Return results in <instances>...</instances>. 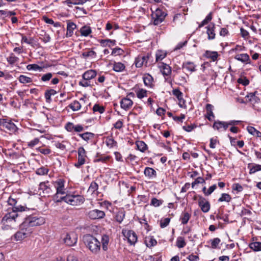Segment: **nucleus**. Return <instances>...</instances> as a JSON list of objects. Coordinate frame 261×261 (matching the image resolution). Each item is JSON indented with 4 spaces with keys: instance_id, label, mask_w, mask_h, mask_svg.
<instances>
[{
    "instance_id": "26",
    "label": "nucleus",
    "mask_w": 261,
    "mask_h": 261,
    "mask_svg": "<svg viewBox=\"0 0 261 261\" xmlns=\"http://www.w3.org/2000/svg\"><path fill=\"white\" fill-rule=\"evenodd\" d=\"M99 42L100 43V45L102 47L108 46V47H111V46L116 45V41L115 40H111L109 39H101L99 40Z\"/></svg>"
},
{
    "instance_id": "53",
    "label": "nucleus",
    "mask_w": 261,
    "mask_h": 261,
    "mask_svg": "<svg viewBox=\"0 0 261 261\" xmlns=\"http://www.w3.org/2000/svg\"><path fill=\"white\" fill-rule=\"evenodd\" d=\"M166 56V53L163 52L162 50H158L155 55L156 57V61L158 62L159 61L162 60L164 59Z\"/></svg>"
},
{
    "instance_id": "1",
    "label": "nucleus",
    "mask_w": 261,
    "mask_h": 261,
    "mask_svg": "<svg viewBox=\"0 0 261 261\" xmlns=\"http://www.w3.org/2000/svg\"><path fill=\"white\" fill-rule=\"evenodd\" d=\"M45 219L43 217L38 215H29L24 219L20 225V230L14 235L15 241H21L31 235L33 232V227L44 224Z\"/></svg>"
},
{
    "instance_id": "61",
    "label": "nucleus",
    "mask_w": 261,
    "mask_h": 261,
    "mask_svg": "<svg viewBox=\"0 0 261 261\" xmlns=\"http://www.w3.org/2000/svg\"><path fill=\"white\" fill-rule=\"evenodd\" d=\"M94 136V134L90 132L84 133V135L83 139L86 142H88L91 139H92Z\"/></svg>"
},
{
    "instance_id": "54",
    "label": "nucleus",
    "mask_w": 261,
    "mask_h": 261,
    "mask_svg": "<svg viewBox=\"0 0 261 261\" xmlns=\"http://www.w3.org/2000/svg\"><path fill=\"white\" fill-rule=\"evenodd\" d=\"M186 245L184 238L181 237H178L176 241V246L179 248H183Z\"/></svg>"
},
{
    "instance_id": "48",
    "label": "nucleus",
    "mask_w": 261,
    "mask_h": 261,
    "mask_svg": "<svg viewBox=\"0 0 261 261\" xmlns=\"http://www.w3.org/2000/svg\"><path fill=\"white\" fill-rule=\"evenodd\" d=\"M137 96L139 99H142L147 96V91L144 89H139L136 92Z\"/></svg>"
},
{
    "instance_id": "18",
    "label": "nucleus",
    "mask_w": 261,
    "mask_h": 261,
    "mask_svg": "<svg viewBox=\"0 0 261 261\" xmlns=\"http://www.w3.org/2000/svg\"><path fill=\"white\" fill-rule=\"evenodd\" d=\"M144 174L145 176L149 179H153L156 177L157 173L156 171L152 168L147 167H145Z\"/></svg>"
},
{
    "instance_id": "56",
    "label": "nucleus",
    "mask_w": 261,
    "mask_h": 261,
    "mask_svg": "<svg viewBox=\"0 0 261 261\" xmlns=\"http://www.w3.org/2000/svg\"><path fill=\"white\" fill-rule=\"evenodd\" d=\"M124 53V50L120 47H117L113 49L112 55L121 56Z\"/></svg>"
},
{
    "instance_id": "55",
    "label": "nucleus",
    "mask_w": 261,
    "mask_h": 261,
    "mask_svg": "<svg viewBox=\"0 0 261 261\" xmlns=\"http://www.w3.org/2000/svg\"><path fill=\"white\" fill-rule=\"evenodd\" d=\"M48 171L49 170L47 168L41 167L36 170V173L39 175H44L47 174Z\"/></svg>"
},
{
    "instance_id": "16",
    "label": "nucleus",
    "mask_w": 261,
    "mask_h": 261,
    "mask_svg": "<svg viewBox=\"0 0 261 261\" xmlns=\"http://www.w3.org/2000/svg\"><path fill=\"white\" fill-rule=\"evenodd\" d=\"M120 103L121 108L125 111L129 110L134 103L129 97L122 98Z\"/></svg>"
},
{
    "instance_id": "51",
    "label": "nucleus",
    "mask_w": 261,
    "mask_h": 261,
    "mask_svg": "<svg viewBox=\"0 0 261 261\" xmlns=\"http://www.w3.org/2000/svg\"><path fill=\"white\" fill-rule=\"evenodd\" d=\"M92 110L94 113L98 112L100 114L103 113L105 111V108L103 106H100L98 104H95Z\"/></svg>"
},
{
    "instance_id": "4",
    "label": "nucleus",
    "mask_w": 261,
    "mask_h": 261,
    "mask_svg": "<svg viewBox=\"0 0 261 261\" xmlns=\"http://www.w3.org/2000/svg\"><path fill=\"white\" fill-rule=\"evenodd\" d=\"M8 204L12 206L11 212H14L15 214H19L20 213L28 211L29 210L26 205H22L21 203L20 198L15 197L13 196H10L8 200Z\"/></svg>"
},
{
    "instance_id": "31",
    "label": "nucleus",
    "mask_w": 261,
    "mask_h": 261,
    "mask_svg": "<svg viewBox=\"0 0 261 261\" xmlns=\"http://www.w3.org/2000/svg\"><path fill=\"white\" fill-rule=\"evenodd\" d=\"M125 66L121 62H114L113 64V69L117 72H120L125 70Z\"/></svg>"
},
{
    "instance_id": "30",
    "label": "nucleus",
    "mask_w": 261,
    "mask_h": 261,
    "mask_svg": "<svg viewBox=\"0 0 261 261\" xmlns=\"http://www.w3.org/2000/svg\"><path fill=\"white\" fill-rule=\"evenodd\" d=\"M57 93V91L54 89H50L46 90L44 93V97L46 100V102L50 103L51 101V96L55 95Z\"/></svg>"
},
{
    "instance_id": "28",
    "label": "nucleus",
    "mask_w": 261,
    "mask_h": 261,
    "mask_svg": "<svg viewBox=\"0 0 261 261\" xmlns=\"http://www.w3.org/2000/svg\"><path fill=\"white\" fill-rule=\"evenodd\" d=\"M89 0H66L62 2L64 4L67 5L69 7H71L72 5H83Z\"/></svg>"
},
{
    "instance_id": "62",
    "label": "nucleus",
    "mask_w": 261,
    "mask_h": 261,
    "mask_svg": "<svg viewBox=\"0 0 261 261\" xmlns=\"http://www.w3.org/2000/svg\"><path fill=\"white\" fill-rule=\"evenodd\" d=\"M232 189L233 190H235L238 192H240L243 191V187L238 183L233 184L232 186Z\"/></svg>"
},
{
    "instance_id": "15",
    "label": "nucleus",
    "mask_w": 261,
    "mask_h": 261,
    "mask_svg": "<svg viewBox=\"0 0 261 261\" xmlns=\"http://www.w3.org/2000/svg\"><path fill=\"white\" fill-rule=\"evenodd\" d=\"M234 58L244 64L252 65L249 56L247 54H240L236 55Z\"/></svg>"
},
{
    "instance_id": "37",
    "label": "nucleus",
    "mask_w": 261,
    "mask_h": 261,
    "mask_svg": "<svg viewBox=\"0 0 261 261\" xmlns=\"http://www.w3.org/2000/svg\"><path fill=\"white\" fill-rule=\"evenodd\" d=\"M248 168L249 169V174H252L261 170V165L249 164Z\"/></svg>"
},
{
    "instance_id": "50",
    "label": "nucleus",
    "mask_w": 261,
    "mask_h": 261,
    "mask_svg": "<svg viewBox=\"0 0 261 261\" xmlns=\"http://www.w3.org/2000/svg\"><path fill=\"white\" fill-rule=\"evenodd\" d=\"M53 75V73L50 72H47L41 76L40 80L43 82H47L51 79Z\"/></svg>"
},
{
    "instance_id": "43",
    "label": "nucleus",
    "mask_w": 261,
    "mask_h": 261,
    "mask_svg": "<svg viewBox=\"0 0 261 261\" xmlns=\"http://www.w3.org/2000/svg\"><path fill=\"white\" fill-rule=\"evenodd\" d=\"M68 107L73 111H76L81 109V105L77 100H74L68 106Z\"/></svg>"
},
{
    "instance_id": "38",
    "label": "nucleus",
    "mask_w": 261,
    "mask_h": 261,
    "mask_svg": "<svg viewBox=\"0 0 261 261\" xmlns=\"http://www.w3.org/2000/svg\"><path fill=\"white\" fill-rule=\"evenodd\" d=\"M96 158L93 160L94 163L102 162L103 163H106L111 158L109 155L103 156L101 155H100L98 153H97Z\"/></svg>"
},
{
    "instance_id": "11",
    "label": "nucleus",
    "mask_w": 261,
    "mask_h": 261,
    "mask_svg": "<svg viewBox=\"0 0 261 261\" xmlns=\"http://www.w3.org/2000/svg\"><path fill=\"white\" fill-rule=\"evenodd\" d=\"M0 126L12 133L15 132L17 129L16 125L11 120L6 118L0 119Z\"/></svg>"
},
{
    "instance_id": "60",
    "label": "nucleus",
    "mask_w": 261,
    "mask_h": 261,
    "mask_svg": "<svg viewBox=\"0 0 261 261\" xmlns=\"http://www.w3.org/2000/svg\"><path fill=\"white\" fill-rule=\"evenodd\" d=\"M171 219L170 218H166L162 219L160 221V227L162 228L167 227Z\"/></svg>"
},
{
    "instance_id": "22",
    "label": "nucleus",
    "mask_w": 261,
    "mask_h": 261,
    "mask_svg": "<svg viewBox=\"0 0 261 261\" xmlns=\"http://www.w3.org/2000/svg\"><path fill=\"white\" fill-rule=\"evenodd\" d=\"M213 127L217 130H220L221 128H223L226 130L228 128L227 122L216 121L213 124Z\"/></svg>"
},
{
    "instance_id": "10",
    "label": "nucleus",
    "mask_w": 261,
    "mask_h": 261,
    "mask_svg": "<svg viewBox=\"0 0 261 261\" xmlns=\"http://www.w3.org/2000/svg\"><path fill=\"white\" fill-rule=\"evenodd\" d=\"M123 235L127 239L130 245H134L137 241L138 237L136 232L133 230H122Z\"/></svg>"
},
{
    "instance_id": "6",
    "label": "nucleus",
    "mask_w": 261,
    "mask_h": 261,
    "mask_svg": "<svg viewBox=\"0 0 261 261\" xmlns=\"http://www.w3.org/2000/svg\"><path fill=\"white\" fill-rule=\"evenodd\" d=\"M167 15V13L160 8L152 11L151 16L153 24L155 25L161 24L165 20Z\"/></svg>"
},
{
    "instance_id": "58",
    "label": "nucleus",
    "mask_w": 261,
    "mask_h": 261,
    "mask_svg": "<svg viewBox=\"0 0 261 261\" xmlns=\"http://www.w3.org/2000/svg\"><path fill=\"white\" fill-rule=\"evenodd\" d=\"M36 150L41 153L42 154H43L44 155H47L51 153V150L48 148H43L41 147H39L36 149Z\"/></svg>"
},
{
    "instance_id": "46",
    "label": "nucleus",
    "mask_w": 261,
    "mask_h": 261,
    "mask_svg": "<svg viewBox=\"0 0 261 261\" xmlns=\"http://www.w3.org/2000/svg\"><path fill=\"white\" fill-rule=\"evenodd\" d=\"M106 144L109 148H113L117 144V142L112 137H108L106 138Z\"/></svg>"
},
{
    "instance_id": "3",
    "label": "nucleus",
    "mask_w": 261,
    "mask_h": 261,
    "mask_svg": "<svg viewBox=\"0 0 261 261\" xmlns=\"http://www.w3.org/2000/svg\"><path fill=\"white\" fill-rule=\"evenodd\" d=\"M19 217V214H15L14 212H8L2 219V228L3 230H8L12 228Z\"/></svg>"
},
{
    "instance_id": "49",
    "label": "nucleus",
    "mask_w": 261,
    "mask_h": 261,
    "mask_svg": "<svg viewBox=\"0 0 261 261\" xmlns=\"http://www.w3.org/2000/svg\"><path fill=\"white\" fill-rule=\"evenodd\" d=\"M231 197L229 194H226V193H223V194H222L221 197H220L218 199V202L226 201L227 202H229L231 201Z\"/></svg>"
},
{
    "instance_id": "41",
    "label": "nucleus",
    "mask_w": 261,
    "mask_h": 261,
    "mask_svg": "<svg viewBox=\"0 0 261 261\" xmlns=\"http://www.w3.org/2000/svg\"><path fill=\"white\" fill-rule=\"evenodd\" d=\"M125 215V211L123 210L118 211L115 215L116 221L119 223H121L123 221Z\"/></svg>"
},
{
    "instance_id": "36",
    "label": "nucleus",
    "mask_w": 261,
    "mask_h": 261,
    "mask_svg": "<svg viewBox=\"0 0 261 261\" xmlns=\"http://www.w3.org/2000/svg\"><path fill=\"white\" fill-rule=\"evenodd\" d=\"M135 143L137 149L142 152H144L148 148L147 145L143 141H137Z\"/></svg>"
},
{
    "instance_id": "33",
    "label": "nucleus",
    "mask_w": 261,
    "mask_h": 261,
    "mask_svg": "<svg viewBox=\"0 0 261 261\" xmlns=\"http://www.w3.org/2000/svg\"><path fill=\"white\" fill-rule=\"evenodd\" d=\"M182 68H185L190 72H194L195 71L196 66L192 62H186L182 63Z\"/></svg>"
},
{
    "instance_id": "52",
    "label": "nucleus",
    "mask_w": 261,
    "mask_h": 261,
    "mask_svg": "<svg viewBox=\"0 0 261 261\" xmlns=\"http://www.w3.org/2000/svg\"><path fill=\"white\" fill-rule=\"evenodd\" d=\"M163 200H159L156 198H152L151 200L150 205L154 207H158L162 204Z\"/></svg>"
},
{
    "instance_id": "24",
    "label": "nucleus",
    "mask_w": 261,
    "mask_h": 261,
    "mask_svg": "<svg viewBox=\"0 0 261 261\" xmlns=\"http://www.w3.org/2000/svg\"><path fill=\"white\" fill-rule=\"evenodd\" d=\"M97 73L95 70H88L85 72L82 75L83 79L90 80L96 76Z\"/></svg>"
},
{
    "instance_id": "12",
    "label": "nucleus",
    "mask_w": 261,
    "mask_h": 261,
    "mask_svg": "<svg viewBox=\"0 0 261 261\" xmlns=\"http://www.w3.org/2000/svg\"><path fill=\"white\" fill-rule=\"evenodd\" d=\"M105 216L106 214L103 211L97 209L91 210L88 213V217L92 220L102 219Z\"/></svg>"
},
{
    "instance_id": "57",
    "label": "nucleus",
    "mask_w": 261,
    "mask_h": 261,
    "mask_svg": "<svg viewBox=\"0 0 261 261\" xmlns=\"http://www.w3.org/2000/svg\"><path fill=\"white\" fill-rule=\"evenodd\" d=\"M210 241L211 242V247L214 249H216L217 248L218 245L220 243L221 240L219 238H216L214 239L211 240Z\"/></svg>"
},
{
    "instance_id": "47",
    "label": "nucleus",
    "mask_w": 261,
    "mask_h": 261,
    "mask_svg": "<svg viewBox=\"0 0 261 261\" xmlns=\"http://www.w3.org/2000/svg\"><path fill=\"white\" fill-rule=\"evenodd\" d=\"M18 80L22 84L30 83L33 82L31 77H28L24 75H20L18 77Z\"/></svg>"
},
{
    "instance_id": "39",
    "label": "nucleus",
    "mask_w": 261,
    "mask_h": 261,
    "mask_svg": "<svg viewBox=\"0 0 261 261\" xmlns=\"http://www.w3.org/2000/svg\"><path fill=\"white\" fill-rule=\"evenodd\" d=\"M48 66H43L42 67L39 66L38 65L36 64H29L27 66V69L28 70H34L37 71L38 70L39 71H41L43 70L44 68H46Z\"/></svg>"
},
{
    "instance_id": "63",
    "label": "nucleus",
    "mask_w": 261,
    "mask_h": 261,
    "mask_svg": "<svg viewBox=\"0 0 261 261\" xmlns=\"http://www.w3.org/2000/svg\"><path fill=\"white\" fill-rule=\"evenodd\" d=\"M22 36L21 43L25 42L28 44L32 45L33 43V41L34 40L33 38H31L30 40H28L27 37L23 35V34H20Z\"/></svg>"
},
{
    "instance_id": "13",
    "label": "nucleus",
    "mask_w": 261,
    "mask_h": 261,
    "mask_svg": "<svg viewBox=\"0 0 261 261\" xmlns=\"http://www.w3.org/2000/svg\"><path fill=\"white\" fill-rule=\"evenodd\" d=\"M198 205L203 213H207L210 211L211 205L210 202L202 196L199 195Z\"/></svg>"
},
{
    "instance_id": "14",
    "label": "nucleus",
    "mask_w": 261,
    "mask_h": 261,
    "mask_svg": "<svg viewBox=\"0 0 261 261\" xmlns=\"http://www.w3.org/2000/svg\"><path fill=\"white\" fill-rule=\"evenodd\" d=\"M64 184L65 180L62 178H59L54 182V185L57 194H64L65 193Z\"/></svg>"
},
{
    "instance_id": "20",
    "label": "nucleus",
    "mask_w": 261,
    "mask_h": 261,
    "mask_svg": "<svg viewBox=\"0 0 261 261\" xmlns=\"http://www.w3.org/2000/svg\"><path fill=\"white\" fill-rule=\"evenodd\" d=\"M206 33L207 34V38L208 40H213L215 38V25L214 23H211L206 27Z\"/></svg>"
},
{
    "instance_id": "7",
    "label": "nucleus",
    "mask_w": 261,
    "mask_h": 261,
    "mask_svg": "<svg viewBox=\"0 0 261 261\" xmlns=\"http://www.w3.org/2000/svg\"><path fill=\"white\" fill-rule=\"evenodd\" d=\"M38 192L40 195H42L44 197H49L54 192L49 185L48 181L40 183Z\"/></svg>"
},
{
    "instance_id": "44",
    "label": "nucleus",
    "mask_w": 261,
    "mask_h": 261,
    "mask_svg": "<svg viewBox=\"0 0 261 261\" xmlns=\"http://www.w3.org/2000/svg\"><path fill=\"white\" fill-rule=\"evenodd\" d=\"M172 93L176 97L180 102H181V101L184 102L185 100L182 98L183 94L178 89H173L172 90Z\"/></svg>"
},
{
    "instance_id": "42",
    "label": "nucleus",
    "mask_w": 261,
    "mask_h": 261,
    "mask_svg": "<svg viewBox=\"0 0 261 261\" xmlns=\"http://www.w3.org/2000/svg\"><path fill=\"white\" fill-rule=\"evenodd\" d=\"M249 247L254 251H261V242H252L249 244Z\"/></svg>"
},
{
    "instance_id": "27",
    "label": "nucleus",
    "mask_w": 261,
    "mask_h": 261,
    "mask_svg": "<svg viewBox=\"0 0 261 261\" xmlns=\"http://www.w3.org/2000/svg\"><path fill=\"white\" fill-rule=\"evenodd\" d=\"M81 35L84 37H87L92 33V30L90 27L85 25L80 30Z\"/></svg>"
},
{
    "instance_id": "19",
    "label": "nucleus",
    "mask_w": 261,
    "mask_h": 261,
    "mask_svg": "<svg viewBox=\"0 0 261 261\" xmlns=\"http://www.w3.org/2000/svg\"><path fill=\"white\" fill-rule=\"evenodd\" d=\"M76 28V25L73 22L68 20L67 23V32L66 36L70 37L73 34V31Z\"/></svg>"
},
{
    "instance_id": "2",
    "label": "nucleus",
    "mask_w": 261,
    "mask_h": 261,
    "mask_svg": "<svg viewBox=\"0 0 261 261\" xmlns=\"http://www.w3.org/2000/svg\"><path fill=\"white\" fill-rule=\"evenodd\" d=\"M83 240L85 246L94 254H98L100 250V242L93 236L86 234L83 236Z\"/></svg>"
},
{
    "instance_id": "21",
    "label": "nucleus",
    "mask_w": 261,
    "mask_h": 261,
    "mask_svg": "<svg viewBox=\"0 0 261 261\" xmlns=\"http://www.w3.org/2000/svg\"><path fill=\"white\" fill-rule=\"evenodd\" d=\"M159 67L164 76H168L171 74V67L167 64L162 62Z\"/></svg>"
},
{
    "instance_id": "34",
    "label": "nucleus",
    "mask_w": 261,
    "mask_h": 261,
    "mask_svg": "<svg viewBox=\"0 0 261 261\" xmlns=\"http://www.w3.org/2000/svg\"><path fill=\"white\" fill-rule=\"evenodd\" d=\"M102 248L104 251H107L108 249V245L109 243V237L107 234L102 235L101 239Z\"/></svg>"
},
{
    "instance_id": "9",
    "label": "nucleus",
    "mask_w": 261,
    "mask_h": 261,
    "mask_svg": "<svg viewBox=\"0 0 261 261\" xmlns=\"http://www.w3.org/2000/svg\"><path fill=\"white\" fill-rule=\"evenodd\" d=\"M63 240L66 245L69 247L74 246L77 241V234L73 231L67 233Z\"/></svg>"
},
{
    "instance_id": "23",
    "label": "nucleus",
    "mask_w": 261,
    "mask_h": 261,
    "mask_svg": "<svg viewBox=\"0 0 261 261\" xmlns=\"http://www.w3.org/2000/svg\"><path fill=\"white\" fill-rule=\"evenodd\" d=\"M143 80L144 85L150 88H152L153 86V78L149 73H146L143 77Z\"/></svg>"
},
{
    "instance_id": "8",
    "label": "nucleus",
    "mask_w": 261,
    "mask_h": 261,
    "mask_svg": "<svg viewBox=\"0 0 261 261\" xmlns=\"http://www.w3.org/2000/svg\"><path fill=\"white\" fill-rule=\"evenodd\" d=\"M77 162L74 163V166L77 168H80L86 163V158L87 157L86 151L83 147H80L77 150Z\"/></svg>"
},
{
    "instance_id": "25",
    "label": "nucleus",
    "mask_w": 261,
    "mask_h": 261,
    "mask_svg": "<svg viewBox=\"0 0 261 261\" xmlns=\"http://www.w3.org/2000/svg\"><path fill=\"white\" fill-rule=\"evenodd\" d=\"M204 56L207 59H211L213 61L215 62L217 60L218 54L217 51L206 50L204 54Z\"/></svg>"
},
{
    "instance_id": "64",
    "label": "nucleus",
    "mask_w": 261,
    "mask_h": 261,
    "mask_svg": "<svg viewBox=\"0 0 261 261\" xmlns=\"http://www.w3.org/2000/svg\"><path fill=\"white\" fill-rule=\"evenodd\" d=\"M197 127V125L195 124H192V125H189L187 126H183L182 129L187 132H190L193 129H194L195 128Z\"/></svg>"
},
{
    "instance_id": "5",
    "label": "nucleus",
    "mask_w": 261,
    "mask_h": 261,
    "mask_svg": "<svg viewBox=\"0 0 261 261\" xmlns=\"http://www.w3.org/2000/svg\"><path fill=\"white\" fill-rule=\"evenodd\" d=\"M63 198L64 201L74 206L80 205L85 200L84 197L81 195L66 194Z\"/></svg>"
},
{
    "instance_id": "45",
    "label": "nucleus",
    "mask_w": 261,
    "mask_h": 261,
    "mask_svg": "<svg viewBox=\"0 0 261 261\" xmlns=\"http://www.w3.org/2000/svg\"><path fill=\"white\" fill-rule=\"evenodd\" d=\"M98 185L97 182L93 181L91 182L90 186L88 188V192L91 193L92 194H94L98 189Z\"/></svg>"
},
{
    "instance_id": "32",
    "label": "nucleus",
    "mask_w": 261,
    "mask_h": 261,
    "mask_svg": "<svg viewBox=\"0 0 261 261\" xmlns=\"http://www.w3.org/2000/svg\"><path fill=\"white\" fill-rule=\"evenodd\" d=\"M97 54L95 51L92 49H88L82 53V56L85 59L88 58H94L96 57Z\"/></svg>"
},
{
    "instance_id": "59",
    "label": "nucleus",
    "mask_w": 261,
    "mask_h": 261,
    "mask_svg": "<svg viewBox=\"0 0 261 261\" xmlns=\"http://www.w3.org/2000/svg\"><path fill=\"white\" fill-rule=\"evenodd\" d=\"M7 60L10 64L12 65L17 62L18 58L15 56L13 54H11L10 56L7 58Z\"/></svg>"
},
{
    "instance_id": "17",
    "label": "nucleus",
    "mask_w": 261,
    "mask_h": 261,
    "mask_svg": "<svg viewBox=\"0 0 261 261\" xmlns=\"http://www.w3.org/2000/svg\"><path fill=\"white\" fill-rule=\"evenodd\" d=\"M148 56H139L135 60V64L137 67H141L143 65L147 66Z\"/></svg>"
},
{
    "instance_id": "40",
    "label": "nucleus",
    "mask_w": 261,
    "mask_h": 261,
    "mask_svg": "<svg viewBox=\"0 0 261 261\" xmlns=\"http://www.w3.org/2000/svg\"><path fill=\"white\" fill-rule=\"evenodd\" d=\"M247 129L248 133L252 135L257 138L261 137V132L256 129L254 127L249 126L247 127Z\"/></svg>"
},
{
    "instance_id": "29",
    "label": "nucleus",
    "mask_w": 261,
    "mask_h": 261,
    "mask_svg": "<svg viewBox=\"0 0 261 261\" xmlns=\"http://www.w3.org/2000/svg\"><path fill=\"white\" fill-rule=\"evenodd\" d=\"M191 217V215L188 212H182L180 217V221H181V224L183 225L187 224Z\"/></svg>"
},
{
    "instance_id": "35",
    "label": "nucleus",
    "mask_w": 261,
    "mask_h": 261,
    "mask_svg": "<svg viewBox=\"0 0 261 261\" xmlns=\"http://www.w3.org/2000/svg\"><path fill=\"white\" fill-rule=\"evenodd\" d=\"M145 243L147 247L150 248L156 245V240L152 236L145 238Z\"/></svg>"
}]
</instances>
